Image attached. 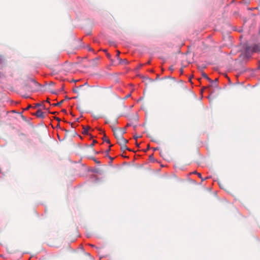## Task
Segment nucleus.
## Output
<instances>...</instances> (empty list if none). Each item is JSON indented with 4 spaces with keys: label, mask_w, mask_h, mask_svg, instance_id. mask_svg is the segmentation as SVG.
<instances>
[{
    "label": "nucleus",
    "mask_w": 260,
    "mask_h": 260,
    "mask_svg": "<svg viewBox=\"0 0 260 260\" xmlns=\"http://www.w3.org/2000/svg\"><path fill=\"white\" fill-rule=\"evenodd\" d=\"M259 50V47L257 45L247 47L245 50V55L247 57H251L252 53L258 52Z\"/></svg>",
    "instance_id": "obj_1"
},
{
    "label": "nucleus",
    "mask_w": 260,
    "mask_h": 260,
    "mask_svg": "<svg viewBox=\"0 0 260 260\" xmlns=\"http://www.w3.org/2000/svg\"><path fill=\"white\" fill-rule=\"evenodd\" d=\"M114 135L115 137L117 139V142L119 143L120 145L124 149H127L126 146V144L128 142V140L124 138L122 136H120L119 138H117L116 134V132L114 133Z\"/></svg>",
    "instance_id": "obj_2"
},
{
    "label": "nucleus",
    "mask_w": 260,
    "mask_h": 260,
    "mask_svg": "<svg viewBox=\"0 0 260 260\" xmlns=\"http://www.w3.org/2000/svg\"><path fill=\"white\" fill-rule=\"evenodd\" d=\"M35 115L38 117L43 118L44 117V114L41 110H38Z\"/></svg>",
    "instance_id": "obj_3"
},
{
    "label": "nucleus",
    "mask_w": 260,
    "mask_h": 260,
    "mask_svg": "<svg viewBox=\"0 0 260 260\" xmlns=\"http://www.w3.org/2000/svg\"><path fill=\"white\" fill-rule=\"evenodd\" d=\"M202 75H203V77L204 78H205V79H207V80H209L210 82H212V80H211V79L208 77V75H207L206 73H203Z\"/></svg>",
    "instance_id": "obj_4"
},
{
    "label": "nucleus",
    "mask_w": 260,
    "mask_h": 260,
    "mask_svg": "<svg viewBox=\"0 0 260 260\" xmlns=\"http://www.w3.org/2000/svg\"><path fill=\"white\" fill-rule=\"evenodd\" d=\"M194 173H197L198 174V177L200 178L202 181L204 180V179L202 178V176L200 173H197V172H194Z\"/></svg>",
    "instance_id": "obj_5"
},
{
    "label": "nucleus",
    "mask_w": 260,
    "mask_h": 260,
    "mask_svg": "<svg viewBox=\"0 0 260 260\" xmlns=\"http://www.w3.org/2000/svg\"><path fill=\"white\" fill-rule=\"evenodd\" d=\"M120 54V52L119 51H117V55L118 56Z\"/></svg>",
    "instance_id": "obj_6"
},
{
    "label": "nucleus",
    "mask_w": 260,
    "mask_h": 260,
    "mask_svg": "<svg viewBox=\"0 0 260 260\" xmlns=\"http://www.w3.org/2000/svg\"><path fill=\"white\" fill-rule=\"evenodd\" d=\"M41 106V105H40V104H37V105H36V107H39V106Z\"/></svg>",
    "instance_id": "obj_7"
},
{
    "label": "nucleus",
    "mask_w": 260,
    "mask_h": 260,
    "mask_svg": "<svg viewBox=\"0 0 260 260\" xmlns=\"http://www.w3.org/2000/svg\"><path fill=\"white\" fill-rule=\"evenodd\" d=\"M107 143H109L110 142V141L109 139H107V140H105Z\"/></svg>",
    "instance_id": "obj_8"
},
{
    "label": "nucleus",
    "mask_w": 260,
    "mask_h": 260,
    "mask_svg": "<svg viewBox=\"0 0 260 260\" xmlns=\"http://www.w3.org/2000/svg\"><path fill=\"white\" fill-rule=\"evenodd\" d=\"M129 96H130V94H128V95H127L126 97L127 98V97H129Z\"/></svg>",
    "instance_id": "obj_9"
},
{
    "label": "nucleus",
    "mask_w": 260,
    "mask_h": 260,
    "mask_svg": "<svg viewBox=\"0 0 260 260\" xmlns=\"http://www.w3.org/2000/svg\"><path fill=\"white\" fill-rule=\"evenodd\" d=\"M90 245L91 247H94V246H93V245L90 244Z\"/></svg>",
    "instance_id": "obj_10"
},
{
    "label": "nucleus",
    "mask_w": 260,
    "mask_h": 260,
    "mask_svg": "<svg viewBox=\"0 0 260 260\" xmlns=\"http://www.w3.org/2000/svg\"><path fill=\"white\" fill-rule=\"evenodd\" d=\"M1 62V59H0V63Z\"/></svg>",
    "instance_id": "obj_11"
}]
</instances>
